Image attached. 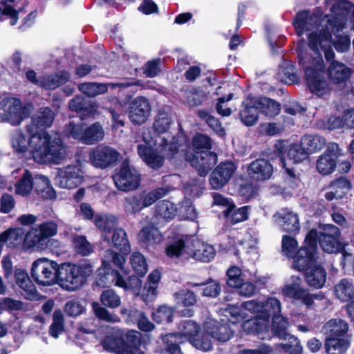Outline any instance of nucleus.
Listing matches in <instances>:
<instances>
[{"label": "nucleus", "mask_w": 354, "mask_h": 354, "mask_svg": "<svg viewBox=\"0 0 354 354\" xmlns=\"http://www.w3.org/2000/svg\"><path fill=\"white\" fill-rule=\"evenodd\" d=\"M35 192L44 198L54 199L56 192L50 185L48 178L44 176H36L35 180Z\"/></svg>", "instance_id": "nucleus-42"}, {"label": "nucleus", "mask_w": 354, "mask_h": 354, "mask_svg": "<svg viewBox=\"0 0 354 354\" xmlns=\"http://www.w3.org/2000/svg\"><path fill=\"white\" fill-rule=\"evenodd\" d=\"M248 212L249 207L248 206L236 209L233 204L223 211V214L230 222L237 223L246 221L248 218Z\"/></svg>", "instance_id": "nucleus-44"}, {"label": "nucleus", "mask_w": 354, "mask_h": 354, "mask_svg": "<svg viewBox=\"0 0 354 354\" xmlns=\"http://www.w3.org/2000/svg\"><path fill=\"white\" fill-rule=\"evenodd\" d=\"M330 13L323 15L320 8L315 10H302L297 13L292 21V25L299 36L306 35L309 48V37L314 35L317 40L324 34L330 35V44L319 50L320 54L324 53L326 59L330 62L335 57L332 45L339 52H346L350 47V38L342 31L346 28L348 21L353 22L354 30V5L346 1L335 3L330 9ZM309 51V48L307 49Z\"/></svg>", "instance_id": "nucleus-1"}, {"label": "nucleus", "mask_w": 354, "mask_h": 354, "mask_svg": "<svg viewBox=\"0 0 354 354\" xmlns=\"http://www.w3.org/2000/svg\"><path fill=\"white\" fill-rule=\"evenodd\" d=\"M111 241L112 245L120 252L123 257L131 251V246L127 238V234L124 229L116 227L113 229Z\"/></svg>", "instance_id": "nucleus-37"}, {"label": "nucleus", "mask_w": 354, "mask_h": 354, "mask_svg": "<svg viewBox=\"0 0 354 354\" xmlns=\"http://www.w3.org/2000/svg\"><path fill=\"white\" fill-rule=\"evenodd\" d=\"M73 244L76 251L83 256H87L93 252L92 245L84 236H76L73 239Z\"/></svg>", "instance_id": "nucleus-64"}, {"label": "nucleus", "mask_w": 354, "mask_h": 354, "mask_svg": "<svg viewBox=\"0 0 354 354\" xmlns=\"http://www.w3.org/2000/svg\"><path fill=\"white\" fill-rule=\"evenodd\" d=\"M317 126L322 129L333 130L343 128L344 123L342 118L336 115H330L319 120Z\"/></svg>", "instance_id": "nucleus-62"}, {"label": "nucleus", "mask_w": 354, "mask_h": 354, "mask_svg": "<svg viewBox=\"0 0 354 354\" xmlns=\"http://www.w3.org/2000/svg\"><path fill=\"white\" fill-rule=\"evenodd\" d=\"M140 194L143 207L151 206L157 200L165 195V192L162 188H158L150 192H142Z\"/></svg>", "instance_id": "nucleus-58"}, {"label": "nucleus", "mask_w": 354, "mask_h": 354, "mask_svg": "<svg viewBox=\"0 0 354 354\" xmlns=\"http://www.w3.org/2000/svg\"><path fill=\"white\" fill-rule=\"evenodd\" d=\"M100 301L103 306L110 308H115L121 304L120 296L111 289L104 290L101 293Z\"/></svg>", "instance_id": "nucleus-55"}, {"label": "nucleus", "mask_w": 354, "mask_h": 354, "mask_svg": "<svg viewBox=\"0 0 354 354\" xmlns=\"http://www.w3.org/2000/svg\"><path fill=\"white\" fill-rule=\"evenodd\" d=\"M156 217L165 219V221L171 220L176 214V208L174 203L168 201H162L158 203L156 207Z\"/></svg>", "instance_id": "nucleus-49"}, {"label": "nucleus", "mask_w": 354, "mask_h": 354, "mask_svg": "<svg viewBox=\"0 0 354 354\" xmlns=\"http://www.w3.org/2000/svg\"><path fill=\"white\" fill-rule=\"evenodd\" d=\"M321 229L319 242L322 249L328 253H335L342 251L343 259L341 261V265L342 268H344L346 259L351 258V254L347 252L343 248V245L339 241L341 236L339 229L332 224L323 225Z\"/></svg>", "instance_id": "nucleus-16"}, {"label": "nucleus", "mask_w": 354, "mask_h": 354, "mask_svg": "<svg viewBox=\"0 0 354 354\" xmlns=\"http://www.w3.org/2000/svg\"><path fill=\"white\" fill-rule=\"evenodd\" d=\"M12 2H14V0H3L2 5L0 6V21L2 20V15H6L10 19V24L15 26L19 19V12L9 5Z\"/></svg>", "instance_id": "nucleus-61"}, {"label": "nucleus", "mask_w": 354, "mask_h": 354, "mask_svg": "<svg viewBox=\"0 0 354 354\" xmlns=\"http://www.w3.org/2000/svg\"><path fill=\"white\" fill-rule=\"evenodd\" d=\"M83 171L77 165H67L57 171L56 182L61 188L72 189L83 181Z\"/></svg>", "instance_id": "nucleus-19"}, {"label": "nucleus", "mask_w": 354, "mask_h": 354, "mask_svg": "<svg viewBox=\"0 0 354 354\" xmlns=\"http://www.w3.org/2000/svg\"><path fill=\"white\" fill-rule=\"evenodd\" d=\"M245 311L247 310L242 306H229L221 310L223 317L216 319L207 317L203 322V329L215 340L226 342L233 337L236 324L247 317Z\"/></svg>", "instance_id": "nucleus-7"}, {"label": "nucleus", "mask_w": 354, "mask_h": 354, "mask_svg": "<svg viewBox=\"0 0 354 354\" xmlns=\"http://www.w3.org/2000/svg\"><path fill=\"white\" fill-rule=\"evenodd\" d=\"M312 261L305 268V279L307 284L316 289L322 288L326 281V272L321 266L310 264Z\"/></svg>", "instance_id": "nucleus-31"}, {"label": "nucleus", "mask_w": 354, "mask_h": 354, "mask_svg": "<svg viewBox=\"0 0 354 354\" xmlns=\"http://www.w3.org/2000/svg\"><path fill=\"white\" fill-rule=\"evenodd\" d=\"M236 167L232 162L221 163L212 173L209 183L214 189L223 187L232 178Z\"/></svg>", "instance_id": "nucleus-24"}, {"label": "nucleus", "mask_w": 354, "mask_h": 354, "mask_svg": "<svg viewBox=\"0 0 354 354\" xmlns=\"http://www.w3.org/2000/svg\"><path fill=\"white\" fill-rule=\"evenodd\" d=\"M57 232V225L55 222L49 221L32 228L24 239V248H31L40 241L55 236Z\"/></svg>", "instance_id": "nucleus-20"}, {"label": "nucleus", "mask_w": 354, "mask_h": 354, "mask_svg": "<svg viewBox=\"0 0 354 354\" xmlns=\"http://www.w3.org/2000/svg\"><path fill=\"white\" fill-rule=\"evenodd\" d=\"M192 145L196 151L192 158L187 157V159L198 170L200 176H205L218 160L216 154L209 151L212 147L211 140L203 134L198 133L193 138Z\"/></svg>", "instance_id": "nucleus-12"}, {"label": "nucleus", "mask_w": 354, "mask_h": 354, "mask_svg": "<svg viewBox=\"0 0 354 354\" xmlns=\"http://www.w3.org/2000/svg\"><path fill=\"white\" fill-rule=\"evenodd\" d=\"M227 284L234 288L240 286L246 278L245 273L237 266L230 267L227 271Z\"/></svg>", "instance_id": "nucleus-54"}, {"label": "nucleus", "mask_w": 354, "mask_h": 354, "mask_svg": "<svg viewBox=\"0 0 354 354\" xmlns=\"http://www.w3.org/2000/svg\"><path fill=\"white\" fill-rule=\"evenodd\" d=\"M258 109L254 105L252 97H248L243 102V109L240 111L239 116L241 122L246 126L254 125L258 118Z\"/></svg>", "instance_id": "nucleus-36"}, {"label": "nucleus", "mask_w": 354, "mask_h": 354, "mask_svg": "<svg viewBox=\"0 0 354 354\" xmlns=\"http://www.w3.org/2000/svg\"><path fill=\"white\" fill-rule=\"evenodd\" d=\"M64 331V316L61 310H57L53 315V322L50 326V335L57 339Z\"/></svg>", "instance_id": "nucleus-52"}, {"label": "nucleus", "mask_w": 354, "mask_h": 354, "mask_svg": "<svg viewBox=\"0 0 354 354\" xmlns=\"http://www.w3.org/2000/svg\"><path fill=\"white\" fill-rule=\"evenodd\" d=\"M104 131L99 122H95L85 129L84 143L86 145H93L103 140Z\"/></svg>", "instance_id": "nucleus-46"}, {"label": "nucleus", "mask_w": 354, "mask_h": 354, "mask_svg": "<svg viewBox=\"0 0 354 354\" xmlns=\"http://www.w3.org/2000/svg\"><path fill=\"white\" fill-rule=\"evenodd\" d=\"M341 153L342 151L337 143H330L326 151L317 160V171L322 175L333 172L337 166V160Z\"/></svg>", "instance_id": "nucleus-21"}, {"label": "nucleus", "mask_w": 354, "mask_h": 354, "mask_svg": "<svg viewBox=\"0 0 354 354\" xmlns=\"http://www.w3.org/2000/svg\"><path fill=\"white\" fill-rule=\"evenodd\" d=\"M174 308L166 305L160 306L152 313V319L157 323H169L171 322Z\"/></svg>", "instance_id": "nucleus-56"}, {"label": "nucleus", "mask_w": 354, "mask_h": 354, "mask_svg": "<svg viewBox=\"0 0 354 354\" xmlns=\"http://www.w3.org/2000/svg\"><path fill=\"white\" fill-rule=\"evenodd\" d=\"M275 150L280 156L281 167L285 169L290 180L297 183L299 180V174L291 167L290 162L299 163L307 159L308 154L301 144H293L286 147V143L279 141L274 145Z\"/></svg>", "instance_id": "nucleus-13"}, {"label": "nucleus", "mask_w": 354, "mask_h": 354, "mask_svg": "<svg viewBox=\"0 0 354 354\" xmlns=\"http://www.w3.org/2000/svg\"><path fill=\"white\" fill-rule=\"evenodd\" d=\"M351 189V183L345 177L336 179L329 186V189H333L337 193L339 198H342Z\"/></svg>", "instance_id": "nucleus-60"}, {"label": "nucleus", "mask_w": 354, "mask_h": 354, "mask_svg": "<svg viewBox=\"0 0 354 354\" xmlns=\"http://www.w3.org/2000/svg\"><path fill=\"white\" fill-rule=\"evenodd\" d=\"M330 44V35L324 34L319 40L314 35L309 37V51L304 47V41L298 43L297 51L299 64L303 67L307 87L315 96L326 99L330 94L332 88L324 74L326 66L323 56L319 50Z\"/></svg>", "instance_id": "nucleus-4"}, {"label": "nucleus", "mask_w": 354, "mask_h": 354, "mask_svg": "<svg viewBox=\"0 0 354 354\" xmlns=\"http://www.w3.org/2000/svg\"><path fill=\"white\" fill-rule=\"evenodd\" d=\"M247 171L251 179L264 181L272 176L273 167L268 160L260 158L252 162L248 167Z\"/></svg>", "instance_id": "nucleus-28"}, {"label": "nucleus", "mask_w": 354, "mask_h": 354, "mask_svg": "<svg viewBox=\"0 0 354 354\" xmlns=\"http://www.w3.org/2000/svg\"><path fill=\"white\" fill-rule=\"evenodd\" d=\"M102 344L106 351L116 354L131 353V347L126 343L123 332L119 328L113 329L111 334L104 338Z\"/></svg>", "instance_id": "nucleus-25"}, {"label": "nucleus", "mask_w": 354, "mask_h": 354, "mask_svg": "<svg viewBox=\"0 0 354 354\" xmlns=\"http://www.w3.org/2000/svg\"><path fill=\"white\" fill-rule=\"evenodd\" d=\"M174 300L177 304L184 306H192L196 304V297L191 290L182 289L174 294Z\"/></svg>", "instance_id": "nucleus-59"}, {"label": "nucleus", "mask_w": 354, "mask_h": 354, "mask_svg": "<svg viewBox=\"0 0 354 354\" xmlns=\"http://www.w3.org/2000/svg\"><path fill=\"white\" fill-rule=\"evenodd\" d=\"M59 266L55 261L47 258L38 259L32 263V277L39 284L50 286L57 281Z\"/></svg>", "instance_id": "nucleus-17"}, {"label": "nucleus", "mask_w": 354, "mask_h": 354, "mask_svg": "<svg viewBox=\"0 0 354 354\" xmlns=\"http://www.w3.org/2000/svg\"><path fill=\"white\" fill-rule=\"evenodd\" d=\"M118 219L113 214H96L94 223L96 227L102 232L101 238L104 241H109V233L115 228Z\"/></svg>", "instance_id": "nucleus-32"}, {"label": "nucleus", "mask_w": 354, "mask_h": 354, "mask_svg": "<svg viewBox=\"0 0 354 354\" xmlns=\"http://www.w3.org/2000/svg\"><path fill=\"white\" fill-rule=\"evenodd\" d=\"M238 246L245 252L249 260L255 261L259 258L258 238L255 234L248 233L243 236L241 235L230 236L221 243V248L223 250L231 252L236 256L239 252Z\"/></svg>", "instance_id": "nucleus-15"}, {"label": "nucleus", "mask_w": 354, "mask_h": 354, "mask_svg": "<svg viewBox=\"0 0 354 354\" xmlns=\"http://www.w3.org/2000/svg\"><path fill=\"white\" fill-rule=\"evenodd\" d=\"M122 315H126L125 322L129 324H137L140 330L144 332H150L155 328L154 324L151 322L145 314L137 309L122 308L120 311Z\"/></svg>", "instance_id": "nucleus-29"}, {"label": "nucleus", "mask_w": 354, "mask_h": 354, "mask_svg": "<svg viewBox=\"0 0 354 354\" xmlns=\"http://www.w3.org/2000/svg\"><path fill=\"white\" fill-rule=\"evenodd\" d=\"M151 111L148 99L145 97H137L130 102L129 117L133 124L140 125L148 120Z\"/></svg>", "instance_id": "nucleus-23"}, {"label": "nucleus", "mask_w": 354, "mask_h": 354, "mask_svg": "<svg viewBox=\"0 0 354 354\" xmlns=\"http://www.w3.org/2000/svg\"><path fill=\"white\" fill-rule=\"evenodd\" d=\"M336 297L344 302L354 298V286L352 281L346 279L340 280L334 288Z\"/></svg>", "instance_id": "nucleus-41"}, {"label": "nucleus", "mask_w": 354, "mask_h": 354, "mask_svg": "<svg viewBox=\"0 0 354 354\" xmlns=\"http://www.w3.org/2000/svg\"><path fill=\"white\" fill-rule=\"evenodd\" d=\"M70 79L68 72L62 71L55 74L40 77L39 86L47 89H55L66 83Z\"/></svg>", "instance_id": "nucleus-38"}, {"label": "nucleus", "mask_w": 354, "mask_h": 354, "mask_svg": "<svg viewBox=\"0 0 354 354\" xmlns=\"http://www.w3.org/2000/svg\"><path fill=\"white\" fill-rule=\"evenodd\" d=\"M134 84H138V82H122L116 84L85 82L80 84L77 88L78 90L85 95L89 97H94L98 95L106 93L109 88H115V87L125 88Z\"/></svg>", "instance_id": "nucleus-26"}, {"label": "nucleus", "mask_w": 354, "mask_h": 354, "mask_svg": "<svg viewBox=\"0 0 354 354\" xmlns=\"http://www.w3.org/2000/svg\"><path fill=\"white\" fill-rule=\"evenodd\" d=\"M254 105H256L258 110L270 118L277 115L281 111V105L275 100L268 97H252Z\"/></svg>", "instance_id": "nucleus-35"}, {"label": "nucleus", "mask_w": 354, "mask_h": 354, "mask_svg": "<svg viewBox=\"0 0 354 354\" xmlns=\"http://www.w3.org/2000/svg\"><path fill=\"white\" fill-rule=\"evenodd\" d=\"M301 283L302 280L300 277L292 276L289 282L281 288L283 296L292 299L293 304L304 306L307 308L313 305L315 299L321 300L324 298L322 294L310 293L307 288L302 286Z\"/></svg>", "instance_id": "nucleus-14"}, {"label": "nucleus", "mask_w": 354, "mask_h": 354, "mask_svg": "<svg viewBox=\"0 0 354 354\" xmlns=\"http://www.w3.org/2000/svg\"><path fill=\"white\" fill-rule=\"evenodd\" d=\"M119 156V153L115 149L109 146L99 145L90 153L89 158L95 167L106 168L116 162Z\"/></svg>", "instance_id": "nucleus-22"}, {"label": "nucleus", "mask_w": 354, "mask_h": 354, "mask_svg": "<svg viewBox=\"0 0 354 354\" xmlns=\"http://www.w3.org/2000/svg\"><path fill=\"white\" fill-rule=\"evenodd\" d=\"M286 340H288L287 343H282L279 345L284 352L289 354H302L303 347L297 337L290 335Z\"/></svg>", "instance_id": "nucleus-57"}, {"label": "nucleus", "mask_w": 354, "mask_h": 354, "mask_svg": "<svg viewBox=\"0 0 354 354\" xmlns=\"http://www.w3.org/2000/svg\"><path fill=\"white\" fill-rule=\"evenodd\" d=\"M138 237L139 241L146 246L158 244L162 240L159 230L151 225L143 227L138 233Z\"/></svg>", "instance_id": "nucleus-39"}, {"label": "nucleus", "mask_w": 354, "mask_h": 354, "mask_svg": "<svg viewBox=\"0 0 354 354\" xmlns=\"http://www.w3.org/2000/svg\"><path fill=\"white\" fill-rule=\"evenodd\" d=\"M165 252L167 256L171 259L192 257L203 262H209L216 255V250L212 245L196 237L187 236L169 244Z\"/></svg>", "instance_id": "nucleus-8"}, {"label": "nucleus", "mask_w": 354, "mask_h": 354, "mask_svg": "<svg viewBox=\"0 0 354 354\" xmlns=\"http://www.w3.org/2000/svg\"><path fill=\"white\" fill-rule=\"evenodd\" d=\"M277 78L286 84L297 83L299 80L297 70L290 61H283L282 62L277 73Z\"/></svg>", "instance_id": "nucleus-33"}, {"label": "nucleus", "mask_w": 354, "mask_h": 354, "mask_svg": "<svg viewBox=\"0 0 354 354\" xmlns=\"http://www.w3.org/2000/svg\"><path fill=\"white\" fill-rule=\"evenodd\" d=\"M111 262L122 272L127 274L124 268L126 262L124 257L111 249H108L105 251L102 266L97 270V284L102 287H109L115 285L122 288H127L128 284L126 279L118 271L111 269L110 266Z\"/></svg>", "instance_id": "nucleus-11"}, {"label": "nucleus", "mask_w": 354, "mask_h": 354, "mask_svg": "<svg viewBox=\"0 0 354 354\" xmlns=\"http://www.w3.org/2000/svg\"><path fill=\"white\" fill-rule=\"evenodd\" d=\"M325 143V140L317 135H305L301 140V144L308 155L322 149Z\"/></svg>", "instance_id": "nucleus-45"}, {"label": "nucleus", "mask_w": 354, "mask_h": 354, "mask_svg": "<svg viewBox=\"0 0 354 354\" xmlns=\"http://www.w3.org/2000/svg\"><path fill=\"white\" fill-rule=\"evenodd\" d=\"M32 134L29 139L27 149H24V156L27 153L32 156L37 162L41 164H59L67 156V148L64 145L59 133H48L42 129L34 133L33 127H28Z\"/></svg>", "instance_id": "nucleus-5"}, {"label": "nucleus", "mask_w": 354, "mask_h": 354, "mask_svg": "<svg viewBox=\"0 0 354 354\" xmlns=\"http://www.w3.org/2000/svg\"><path fill=\"white\" fill-rule=\"evenodd\" d=\"M92 308L95 315L100 319L109 323H118L120 322L119 317L111 313L106 308L102 306L98 302H93Z\"/></svg>", "instance_id": "nucleus-53"}, {"label": "nucleus", "mask_w": 354, "mask_h": 354, "mask_svg": "<svg viewBox=\"0 0 354 354\" xmlns=\"http://www.w3.org/2000/svg\"><path fill=\"white\" fill-rule=\"evenodd\" d=\"M113 178L117 188L123 192L138 189L141 180L138 170L131 166L127 160L122 162L120 169L115 172Z\"/></svg>", "instance_id": "nucleus-18"}, {"label": "nucleus", "mask_w": 354, "mask_h": 354, "mask_svg": "<svg viewBox=\"0 0 354 354\" xmlns=\"http://www.w3.org/2000/svg\"><path fill=\"white\" fill-rule=\"evenodd\" d=\"M160 277V272L157 270L152 271L148 276L147 282L142 293V298L145 303L148 304L155 299L158 294L157 288Z\"/></svg>", "instance_id": "nucleus-34"}, {"label": "nucleus", "mask_w": 354, "mask_h": 354, "mask_svg": "<svg viewBox=\"0 0 354 354\" xmlns=\"http://www.w3.org/2000/svg\"><path fill=\"white\" fill-rule=\"evenodd\" d=\"M252 282L260 284H265L266 283V278L259 277L257 276H255L254 279H248L245 278V281H242L241 284L235 288L237 289L239 294L241 295L244 297L252 296L255 292V286Z\"/></svg>", "instance_id": "nucleus-47"}, {"label": "nucleus", "mask_w": 354, "mask_h": 354, "mask_svg": "<svg viewBox=\"0 0 354 354\" xmlns=\"http://www.w3.org/2000/svg\"><path fill=\"white\" fill-rule=\"evenodd\" d=\"M243 308L254 317L243 322L241 328L248 334H256L262 339L269 338L266 335L272 317V330L280 339H286L290 334L287 333L288 320L280 315L281 301L276 297H270L265 300L251 299L242 304Z\"/></svg>", "instance_id": "nucleus-2"}, {"label": "nucleus", "mask_w": 354, "mask_h": 354, "mask_svg": "<svg viewBox=\"0 0 354 354\" xmlns=\"http://www.w3.org/2000/svg\"><path fill=\"white\" fill-rule=\"evenodd\" d=\"M331 60L326 69L327 76L330 82L342 84L348 80L351 75V69L340 62Z\"/></svg>", "instance_id": "nucleus-30"}, {"label": "nucleus", "mask_w": 354, "mask_h": 354, "mask_svg": "<svg viewBox=\"0 0 354 354\" xmlns=\"http://www.w3.org/2000/svg\"><path fill=\"white\" fill-rule=\"evenodd\" d=\"M274 218L285 232L296 234L300 230L298 215L290 209H281L274 215Z\"/></svg>", "instance_id": "nucleus-27"}, {"label": "nucleus", "mask_w": 354, "mask_h": 354, "mask_svg": "<svg viewBox=\"0 0 354 354\" xmlns=\"http://www.w3.org/2000/svg\"><path fill=\"white\" fill-rule=\"evenodd\" d=\"M93 270V266L86 261L77 264L62 263L57 268V281L63 289L75 291L86 283Z\"/></svg>", "instance_id": "nucleus-10"}, {"label": "nucleus", "mask_w": 354, "mask_h": 354, "mask_svg": "<svg viewBox=\"0 0 354 354\" xmlns=\"http://www.w3.org/2000/svg\"><path fill=\"white\" fill-rule=\"evenodd\" d=\"M140 194L127 197L124 203L125 212L129 214H136L143 209Z\"/></svg>", "instance_id": "nucleus-63"}, {"label": "nucleus", "mask_w": 354, "mask_h": 354, "mask_svg": "<svg viewBox=\"0 0 354 354\" xmlns=\"http://www.w3.org/2000/svg\"><path fill=\"white\" fill-rule=\"evenodd\" d=\"M176 333H169L162 337L165 351L169 354H181L178 345L189 341L198 350L207 352L212 348V342L204 335H200L199 327L192 320L182 321Z\"/></svg>", "instance_id": "nucleus-6"}, {"label": "nucleus", "mask_w": 354, "mask_h": 354, "mask_svg": "<svg viewBox=\"0 0 354 354\" xmlns=\"http://www.w3.org/2000/svg\"><path fill=\"white\" fill-rule=\"evenodd\" d=\"M171 119L167 114L160 113L155 120L153 130L142 132L144 143L137 147L139 157L149 167H162L165 158H170L178 151L175 138L169 131Z\"/></svg>", "instance_id": "nucleus-3"}, {"label": "nucleus", "mask_w": 354, "mask_h": 354, "mask_svg": "<svg viewBox=\"0 0 354 354\" xmlns=\"http://www.w3.org/2000/svg\"><path fill=\"white\" fill-rule=\"evenodd\" d=\"M318 234L311 230L307 234L304 245L295 254L298 247L297 241L288 235L282 238V252L290 258H293L292 268L299 272L304 271L306 267L316 258L317 250V238Z\"/></svg>", "instance_id": "nucleus-9"}, {"label": "nucleus", "mask_w": 354, "mask_h": 354, "mask_svg": "<svg viewBox=\"0 0 354 354\" xmlns=\"http://www.w3.org/2000/svg\"><path fill=\"white\" fill-rule=\"evenodd\" d=\"M133 271L140 277H143L147 272V263L145 257L140 252H133L130 259Z\"/></svg>", "instance_id": "nucleus-50"}, {"label": "nucleus", "mask_w": 354, "mask_h": 354, "mask_svg": "<svg viewBox=\"0 0 354 354\" xmlns=\"http://www.w3.org/2000/svg\"><path fill=\"white\" fill-rule=\"evenodd\" d=\"M185 102L189 106H196L202 104L206 95L202 90L192 88L185 92Z\"/></svg>", "instance_id": "nucleus-51"}, {"label": "nucleus", "mask_w": 354, "mask_h": 354, "mask_svg": "<svg viewBox=\"0 0 354 354\" xmlns=\"http://www.w3.org/2000/svg\"><path fill=\"white\" fill-rule=\"evenodd\" d=\"M54 118V113L49 108H42L40 109L38 115L33 118L32 126H35L36 128L50 127Z\"/></svg>", "instance_id": "nucleus-48"}, {"label": "nucleus", "mask_w": 354, "mask_h": 354, "mask_svg": "<svg viewBox=\"0 0 354 354\" xmlns=\"http://www.w3.org/2000/svg\"><path fill=\"white\" fill-rule=\"evenodd\" d=\"M348 328V324L345 321L332 319L325 324L323 331L327 335V337H346Z\"/></svg>", "instance_id": "nucleus-40"}, {"label": "nucleus", "mask_w": 354, "mask_h": 354, "mask_svg": "<svg viewBox=\"0 0 354 354\" xmlns=\"http://www.w3.org/2000/svg\"><path fill=\"white\" fill-rule=\"evenodd\" d=\"M349 345L346 337H327L325 348L328 354H343Z\"/></svg>", "instance_id": "nucleus-43"}]
</instances>
